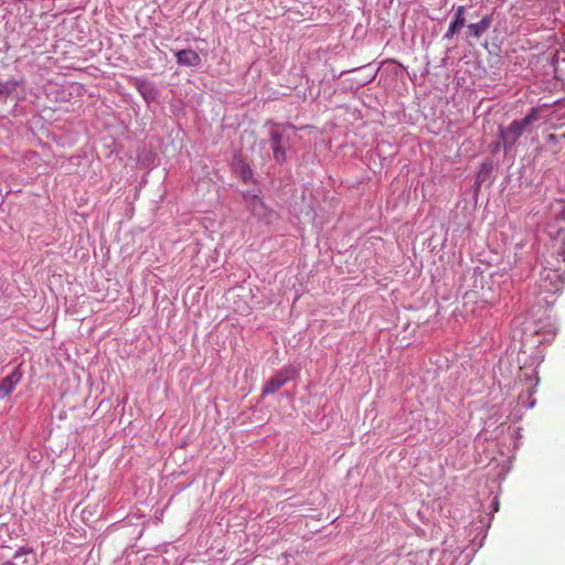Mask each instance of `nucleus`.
I'll list each match as a JSON object with an SVG mask.
<instances>
[{
	"label": "nucleus",
	"mask_w": 565,
	"mask_h": 565,
	"mask_svg": "<svg viewBox=\"0 0 565 565\" xmlns=\"http://www.w3.org/2000/svg\"><path fill=\"white\" fill-rule=\"evenodd\" d=\"M271 128L268 134V145L273 152V159L276 164L282 166L288 157L287 152L290 148L292 126L271 122Z\"/></svg>",
	"instance_id": "f03ea898"
},
{
	"label": "nucleus",
	"mask_w": 565,
	"mask_h": 565,
	"mask_svg": "<svg viewBox=\"0 0 565 565\" xmlns=\"http://www.w3.org/2000/svg\"><path fill=\"white\" fill-rule=\"evenodd\" d=\"M22 376L23 374L20 366H15L8 376L0 381V399H3L14 391L17 385L21 382Z\"/></svg>",
	"instance_id": "423d86ee"
},
{
	"label": "nucleus",
	"mask_w": 565,
	"mask_h": 565,
	"mask_svg": "<svg viewBox=\"0 0 565 565\" xmlns=\"http://www.w3.org/2000/svg\"><path fill=\"white\" fill-rule=\"evenodd\" d=\"M246 206L249 212L257 217H263L266 214L267 206L264 201L256 194L244 195Z\"/></svg>",
	"instance_id": "9b49d317"
},
{
	"label": "nucleus",
	"mask_w": 565,
	"mask_h": 565,
	"mask_svg": "<svg viewBox=\"0 0 565 565\" xmlns=\"http://www.w3.org/2000/svg\"><path fill=\"white\" fill-rule=\"evenodd\" d=\"M540 107H534L521 120H513L508 127L499 128V139L505 152L510 151L519 138L523 135L525 128L540 118Z\"/></svg>",
	"instance_id": "7ed1b4c3"
},
{
	"label": "nucleus",
	"mask_w": 565,
	"mask_h": 565,
	"mask_svg": "<svg viewBox=\"0 0 565 565\" xmlns=\"http://www.w3.org/2000/svg\"><path fill=\"white\" fill-rule=\"evenodd\" d=\"M455 9V15L451 22L449 23V26L445 34L443 35V40H451L455 34L466 25V7L465 6H458L454 7Z\"/></svg>",
	"instance_id": "0eeeda50"
},
{
	"label": "nucleus",
	"mask_w": 565,
	"mask_h": 565,
	"mask_svg": "<svg viewBox=\"0 0 565 565\" xmlns=\"http://www.w3.org/2000/svg\"><path fill=\"white\" fill-rule=\"evenodd\" d=\"M565 285V239L546 259V265L540 271V278L535 284L537 295H555L559 292Z\"/></svg>",
	"instance_id": "f257e3e1"
},
{
	"label": "nucleus",
	"mask_w": 565,
	"mask_h": 565,
	"mask_svg": "<svg viewBox=\"0 0 565 565\" xmlns=\"http://www.w3.org/2000/svg\"><path fill=\"white\" fill-rule=\"evenodd\" d=\"M494 170V162L491 158H486L479 168V171L476 175L473 188L475 192L477 193L483 183L490 180L491 174Z\"/></svg>",
	"instance_id": "6e6552de"
},
{
	"label": "nucleus",
	"mask_w": 565,
	"mask_h": 565,
	"mask_svg": "<svg viewBox=\"0 0 565 565\" xmlns=\"http://www.w3.org/2000/svg\"><path fill=\"white\" fill-rule=\"evenodd\" d=\"M489 147H490V151H491L492 153H495V152H498V151L500 150V148H501V147H503V146H502V141H501V139H499L498 141L490 143V146H489Z\"/></svg>",
	"instance_id": "dca6fc26"
},
{
	"label": "nucleus",
	"mask_w": 565,
	"mask_h": 565,
	"mask_svg": "<svg viewBox=\"0 0 565 565\" xmlns=\"http://www.w3.org/2000/svg\"><path fill=\"white\" fill-rule=\"evenodd\" d=\"M175 58L180 66L198 67L202 63L201 56L191 49L175 52Z\"/></svg>",
	"instance_id": "1a4fd4ad"
},
{
	"label": "nucleus",
	"mask_w": 565,
	"mask_h": 565,
	"mask_svg": "<svg viewBox=\"0 0 565 565\" xmlns=\"http://www.w3.org/2000/svg\"><path fill=\"white\" fill-rule=\"evenodd\" d=\"M543 301H544V302H546V303H548V300H547V298H546V297H544V298H543Z\"/></svg>",
	"instance_id": "412c9836"
},
{
	"label": "nucleus",
	"mask_w": 565,
	"mask_h": 565,
	"mask_svg": "<svg viewBox=\"0 0 565 565\" xmlns=\"http://www.w3.org/2000/svg\"><path fill=\"white\" fill-rule=\"evenodd\" d=\"M534 404H535V399H532V401L530 402V404H529V406H527V407H529V408H532V407L534 406Z\"/></svg>",
	"instance_id": "6ab92c4d"
},
{
	"label": "nucleus",
	"mask_w": 565,
	"mask_h": 565,
	"mask_svg": "<svg viewBox=\"0 0 565 565\" xmlns=\"http://www.w3.org/2000/svg\"><path fill=\"white\" fill-rule=\"evenodd\" d=\"M374 77H375V75H371L367 79H365V81L363 82V85H364V84H367V83H370V82H372V81L374 79Z\"/></svg>",
	"instance_id": "a211bd4d"
},
{
	"label": "nucleus",
	"mask_w": 565,
	"mask_h": 565,
	"mask_svg": "<svg viewBox=\"0 0 565 565\" xmlns=\"http://www.w3.org/2000/svg\"><path fill=\"white\" fill-rule=\"evenodd\" d=\"M295 376L292 367H285L270 377L263 387V394H275L280 387L287 384Z\"/></svg>",
	"instance_id": "20e7f679"
},
{
	"label": "nucleus",
	"mask_w": 565,
	"mask_h": 565,
	"mask_svg": "<svg viewBox=\"0 0 565 565\" xmlns=\"http://www.w3.org/2000/svg\"><path fill=\"white\" fill-rule=\"evenodd\" d=\"M130 82L147 104L157 100L158 89L152 82L145 77H132Z\"/></svg>",
	"instance_id": "39448f33"
},
{
	"label": "nucleus",
	"mask_w": 565,
	"mask_h": 565,
	"mask_svg": "<svg viewBox=\"0 0 565 565\" xmlns=\"http://www.w3.org/2000/svg\"><path fill=\"white\" fill-rule=\"evenodd\" d=\"M21 82L15 79L0 81V103H6L9 97L13 96Z\"/></svg>",
	"instance_id": "4468645a"
},
{
	"label": "nucleus",
	"mask_w": 565,
	"mask_h": 565,
	"mask_svg": "<svg viewBox=\"0 0 565 565\" xmlns=\"http://www.w3.org/2000/svg\"><path fill=\"white\" fill-rule=\"evenodd\" d=\"M565 142V135L548 134L541 150L550 151L552 154L558 153Z\"/></svg>",
	"instance_id": "f8f14e48"
},
{
	"label": "nucleus",
	"mask_w": 565,
	"mask_h": 565,
	"mask_svg": "<svg viewBox=\"0 0 565 565\" xmlns=\"http://www.w3.org/2000/svg\"><path fill=\"white\" fill-rule=\"evenodd\" d=\"M253 171L248 166H244L242 169V179L244 182H247L252 179Z\"/></svg>",
	"instance_id": "2eb2a0df"
},
{
	"label": "nucleus",
	"mask_w": 565,
	"mask_h": 565,
	"mask_svg": "<svg viewBox=\"0 0 565 565\" xmlns=\"http://www.w3.org/2000/svg\"><path fill=\"white\" fill-rule=\"evenodd\" d=\"M562 83H563V86H564V88H565V78H564V79H562Z\"/></svg>",
	"instance_id": "4be33fe9"
},
{
	"label": "nucleus",
	"mask_w": 565,
	"mask_h": 565,
	"mask_svg": "<svg viewBox=\"0 0 565 565\" xmlns=\"http://www.w3.org/2000/svg\"><path fill=\"white\" fill-rule=\"evenodd\" d=\"M492 507H493V511H498L499 510V502H498V500H493Z\"/></svg>",
	"instance_id": "f3484780"
},
{
	"label": "nucleus",
	"mask_w": 565,
	"mask_h": 565,
	"mask_svg": "<svg viewBox=\"0 0 565 565\" xmlns=\"http://www.w3.org/2000/svg\"><path fill=\"white\" fill-rule=\"evenodd\" d=\"M534 333L541 337L539 340L540 343H550L554 339L556 334V328L553 323L547 322L542 326H535Z\"/></svg>",
	"instance_id": "ddd939ff"
},
{
	"label": "nucleus",
	"mask_w": 565,
	"mask_h": 565,
	"mask_svg": "<svg viewBox=\"0 0 565 565\" xmlns=\"http://www.w3.org/2000/svg\"><path fill=\"white\" fill-rule=\"evenodd\" d=\"M491 24L492 17L484 15L479 22L470 23L467 25V36L479 39L490 29Z\"/></svg>",
	"instance_id": "9d476101"
},
{
	"label": "nucleus",
	"mask_w": 565,
	"mask_h": 565,
	"mask_svg": "<svg viewBox=\"0 0 565 565\" xmlns=\"http://www.w3.org/2000/svg\"><path fill=\"white\" fill-rule=\"evenodd\" d=\"M20 554H22V551L19 550L17 553H15V557H18Z\"/></svg>",
	"instance_id": "aec40b11"
}]
</instances>
